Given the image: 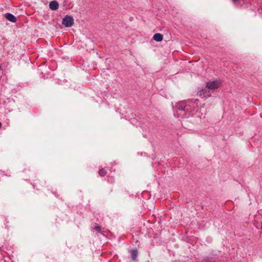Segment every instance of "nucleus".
<instances>
[{
  "mask_svg": "<svg viewBox=\"0 0 262 262\" xmlns=\"http://www.w3.org/2000/svg\"><path fill=\"white\" fill-rule=\"evenodd\" d=\"M221 85V81L220 80H214L206 82V88L210 90H215L219 88Z\"/></svg>",
  "mask_w": 262,
  "mask_h": 262,
  "instance_id": "7ed1b4c3",
  "label": "nucleus"
},
{
  "mask_svg": "<svg viewBox=\"0 0 262 262\" xmlns=\"http://www.w3.org/2000/svg\"><path fill=\"white\" fill-rule=\"evenodd\" d=\"M6 18H7V19L12 23H15L17 20L16 18L15 17L14 15L9 13L6 14Z\"/></svg>",
  "mask_w": 262,
  "mask_h": 262,
  "instance_id": "423d86ee",
  "label": "nucleus"
},
{
  "mask_svg": "<svg viewBox=\"0 0 262 262\" xmlns=\"http://www.w3.org/2000/svg\"><path fill=\"white\" fill-rule=\"evenodd\" d=\"M94 229L97 232H100L101 231V228L99 226H96L95 227H94Z\"/></svg>",
  "mask_w": 262,
  "mask_h": 262,
  "instance_id": "9d476101",
  "label": "nucleus"
},
{
  "mask_svg": "<svg viewBox=\"0 0 262 262\" xmlns=\"http://www.w3.org/2000/svg\"><path fill=\"white\" fill-rule=\"evenodd\" d=\"M198 99L188 100L178 102L176 105V113L180 119L189 118L199 111Z\"/></svg>",
  "mask_w": 262,
  "mask_h": 262,
  "instance_id": "f257e3e1",
  "label": "nucleus"
},
{
  "mask_svg": "<svg viewBox=\"0 0 262 262\" xmlns=\"http://www.w3.org/2000/svg\"><path fill=\"white\" fill-rule=\"evenodd\" d=\"M98 173L100 177H104L106 174L107 172L104 168H101L99 170Z\"/></svg>",
  "mask_w": 262,
  "mask_h": 262,
  "instance_id": "1a4fd4ad",
  "label": "nucleus"
},
{
  "mask_svg": "<svg viewBox=\"0 0 262 262\" xmlns=\"http://www.w3.org/2000/svg\"><path fill=\"white\" fill-rule=\"evenodd\" d=\"M261 229H262V222L261 223Z\"/></svg>",
  "mask_w": 262,
  "mask_h": 262,
  "instance_id": "f8f14e48",
  "label": "nucleus"
},
{
  "mask_svg": "<svg viewBox=\"0 0 262 262\" xmlns=\"http://www.w3.org/2000/svg\"><path fill=\"white\" fill-rule=\"evenodd\" d=\"M62 24L66 27H70L74 24V19L70 15H66L62 19Z\"/></svg>",
  "mask_w": 262,
  "mask_h": 262,
  "instance_id": "20e7f679",
  "label": "nucleus"
},
{
  "mask_svg": "<svg viewBox=\"0 0 262 262\" xmlns=\"http://www.w3.org/2000/svg\"><path fill=\"white\" fill-rule=\"evenodd\" d=\"M59 7V4L57 2L55 1H51L49 3V8L52 10H56Z\"/></svg>",
  "mask_w": 262,
  "mask_h": 262,
  "instance_id": "39448f33",
  "label": "nucleus"
},
{
  "mask_svg": "<svg viewBox=\"0 0 262 262\" xmlns=\"http://www.w3.org/2000/svg\"><path fill=\"white\" fill-rule=\"evenodd\" d=\"M197 95L205 100L211 96L209 90L206 87L205 88H198L197 90Z\"/></svg>",
  "mask_w": 262,
  "mask_h": 262,
  "instance_id": "f03ea898",
  "label": "nucleus"
},
{
  "mask_svg": "<svg viewBox=\"0 0 262 262\" xmlns=\"http://www.w3.org/2000/svg\"><path fill=\"white\" fill-rule=\"evenodd\" d=\"M138 251L137 250H133L131 252V256L133 260H135L137 257Z\"/></svg>",
  "mask_w": 262,
  "mask_h": 262,
  "instance_id": "6e6552de",
  "label": "nucleus"
},
{
  "mask_svg": "<svg viewBox=\"0 0 262 262\" xmlns=\"http://www.w3.org/2000/svg\"><path fill=\"white\" fill-rule=\"evenodd\" d=\"M163 36L161 33H156L153 36V39L156 41L160 42L163 40Z\"/></svg>",
  "mask_w": 262,
  "mask_h": 262,
  "instance_id": "0eeeda50",
  "label": "nucleus"
},
{
  "mask_svg": "<svg viewBox=\"0 0 262 262\" xmlns=\"http://www.w3.org/2000/svg\"><path fill=\"white\" fill-rule=\"evenodd\" d=\"M233 2L235 3L237 2V0H232Z\"/></svg>",
  "mask_w": 262,
  "mask_h": 262,
  "instance_id": "9b49d317",
  "label": "nucleus"
}]
</instances>
